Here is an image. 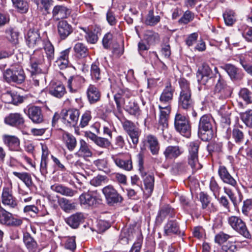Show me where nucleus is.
I'll list each match as a JSON object with an SVG mask.
<instances>
[{"label": "nucleus", "instance_id": "obj_45", "mask_svg": "<svg viewBox=\"0 0 252 252\" xmlns=\"http://www.w3.org/2000/svg\"><path fill=\"white\" fill-rule=\"evenodd\" d=\"M63 139L67 149L70 151H73L76 146V138L68 133H65L63 134Z\"/></svg>", "mask_w": 252, "mask_h": 252}, {"label": "nucleus", "instance_id": "obj_31", "mask_svg": "<svg viewBox=\"0 0 252 252\" xmlns=\"http://www.w3.org/2000/svg\"><path fill=\"white\" fill-rule=\"evenodd\" d=\"M79 149L75 153L78 157L89 158L92 156V152L89 148V145L84 140L79 141Z\"/></svg>", "mask_w": 252, "mask_h": 252}, {"label": "nucleus", "instance_id": "obj_36", "mask_svg": "<svg viewBox=\"0 0 252 252\" xmlns=\"http://www.w3.org/2000/svg\"><path fill=\"white\" fill-rule=\"evenodd\" d=\"M183 152L179 146H168L164 151V155L167 159H172L177 158Z\"/></svg>", "mask_w": 252, "mask_h": 252}, {"label": "nucleus", "instance_id": "obj_62", "mask_svg": "<svg viewBox=\"0 0 252 252\" xmlns=\"http://www.w3.org/2000/svg\"><path fill=\"white\" fill-rule=\"evenodd\" d=\"M193 19V13L189 11H186L182 18L179 20V22L180 23L186 24L192 21Z\"/></svg>", "mask_w": 252, "mask_h": 252}, {"label": "nucleus", "instance_id": "obj_61", "mask_svg": "<svg viewBox=\"0 0 252 252\" xmlns=\"http://www.w3.org/2000/svg\"><path fill=\"white\" fill-rule=\"evenodd\" d=\"M199 199L202 204L203 209H206L210 203V200L207 194L201 192L199 194Z\"/></svg>", "mask_w": 252, "mask_h": 252}, {"label": "nucleus", "instance_id": "obj_47", "mask_svg": "<svg viewBox=\"0 0 252 252\" xmlns=\"http://www.w3.org/2000/svg\"><path fill=\"white\" fill-rule=\"evenodd\" d=\"M14 6L22 13H26L29 9L28 2L25 0H11Z\"/></svg>", "mask_w": 252, "mask_h": 252}, {"label": "nucleus", "instance_id": "obj_53", "mask_svg": "<svg viewBox=\"0 0 252 252\" xmlns=\"http://www.w3.org/2000/svg\"><path fill=\"white\" fill-rule=\"evenodd\" d=\"M81 29L86 32V35L85 37L88 42L91 44H94L97 41V35L94 32L88 31L85 28H81Z\"/></svg>", "mask_w": 252, "mask_h": 252}, {"label": "nucleus", "instance_id": "obj_49", "mask_svg": "<svg viewBox=\"0 0 252 252\" xmlns=\"http://www.w3.org/2000/svg\"><path fill=\"white\" fill-rule=\"evenodd\" d=\"M225 23L227 26H232L236 21L235 13L231 10H226L223 14Z\"/></svg>", "mask_w": 252, "mask_h": 252}, {"label": "nucleus", "instance_id": "obj_63", "mask_svg": "<svg viewBox=\"0 0 252 252\" xmlns=\"http://www.w3.org/2000/svg\"><path fill=\"white\" fill-rule=\"evenodd\" d=\"M230 237V236L228 234L220 232L216 235L215 241L216 243L221 244L226 242Z\"/></svg>", "mask_w": 252, "mask_h": 252}, {"label": "nucleus", "instance_id": "obj_22", "mask_svg": "<svg viewBox=\"0 0 252 252\" xmlns=\"http://www.w3.org/2000/svg\"><path fill=\"white\" fill-rule=\"evenodd\" d=\"M23 116L19 113H10L4 118V123L10 126L18 127L24 124Z\"/></svg>", "mask_w": 252, "mask_h": 252}, {"label": "nucleus", "instance_id": "obj_33", "mask_svg": "<svg viewBox=\"0 0 252 252\" xmlns=\"http://www.w3.org/2000/svg\"><path fill=\"white\" fill-rule=\"evenodd\" d=\"M5 37L11 43L16 44L18 41L19 32L15 28L9 27L5 30Z\"/></svg>", "mask_w": 252, "mask_h": 252}, {"label": "nucleus", "instance_id": "obj_60", "mask_svg": "<svg viewBox=\"0 0 252 252\" xmlns=\"http://www.w3.org/2000/svg\"><path fill=\"white\" fill-rule=\"evenodd\" d=\"M220 113L221 116L222 121L226 124H230V112H229L228 108H227V110H226L225 108H224V109H221L220 111Z\"/></svg>", "mask_w": 252, "mask_h": 252}, {"label": "nucleus", "instance_id": "obj_51", "mask_svg": "<svg viewBox=\"0 0 252 252\" xmlns=\"http://www.w3.org/2000/svg\"><path fill=\"white\" fill-rule=\"evenodd\" d=\"M239 96L246 103H250L252 102V92L247 88H242L239 93Z\"/></svg>", "mask_w": 252, "mask_h": 252}, {"label": "nucleus", "instance_id": "obj_17", "mask_svg": "<svg viewBox=\"0 0 252 252\" xmlns=\"http://www.w3.org/2000/svg\"><path fill=\"white\" fill-rule=\"evenodd\" d=\"M212 73V71L210 66L206 63H203L197 72L198 81L201 84L205 85L211 78Z\"/></svg>", "mask_w": 252, "mask_h": 252}, {"label": "nucleus", "instance_id": "obj_25", "mask_svg": "<svg viewBox=\"0 0 252 252\" xmlns=\"http://www.w3.org/2000/svg\"><path fill=\"white\" fill-rule=\"evenodd\" d=\"M84 82V78L80 76H71L67 81V88L70 92L76 93L81 89Z\"/></svg>", "mask_w": 252, "mask_h": 252}, {"label": "nucleus", "instance_id": "obj_48", "mask_svg": "<svg viewBox=\"0 0 252 252\" xmlns=\"http://www.w3.org/2000/svg\"><path fill=\"white\" fill-rule=\"evenodd\" d=\"M31 72L33 84L35 86H39L40 83H44L45 80V75L43 73L44 72V70L41 69V71L40 72H32V71Z\"/></svg>", "mask_w": 252, "mask_h": 252}, {"label": "nucleus", "instance_id": "obj_8", "mask_svg": "<svg viewBox=\"0 0 252 252\" xmlns=\"http://www.w3.org/2000/svg\"><path fill=\"white\" fill-rule=\"evenodd\" d=\"M125 131L131 139L132 143L136 146L139 142L141 130L132 122L126 120L122 123Z\"/></svg>", "mask_w": 252, "mask_h": 252}, {"label": "nucleus", "instance_id": "obj_2", "mask_svg": "<svg viewBox=\"0 0 252 252\" xmlns=\"http://www.w3.org/2000/svg\"><path fill=\"white\" fill-rule=\"evenodd\" d=\"M213 118L209 115H204L200 119L198 125V135L205 141H209L213 137Z\"/></svg>", "mask_w": 252, "mask_h": 252}, {"label": "nucleus", "instance_id": "obj_11", "mask_svg": "<svg viewBox=\"0 0 252 252\" xmlns=\"http://www.w3.org/2000/svg\"><path fill=\"white\" fill-rule=\"evenodd\" d=\"M99 199L96 191L84 192L79 196L81 205L85 207H95L99 203Z\"/></svg>", "mask_w": 252, "mask_h": 252}, {"label": "nucleus", "instance_id": "obj_59", "mask_svg": "<svg viewBox=\"0 0 252 252\" xmlns=\"http://www.w3.org/2000/svg\"><path fill=\"white\" fill-rule=\"evenodd\" d=\"M94 143L102 148H107L111 145V142L107 138L98 136Z\"/></svg>", "mask_w": 252, "mask_h": 252}, {"label": "nucleus", "instance_id": "obj_35", "mask_svg": "<svg viewBox=\"0 0 252 252\" xmlns=\"http://www.w3.org/2000/svg\"><path fill=\"white\" fill-rule=\"evenodd\" d=\"M146 142L153 155H157L159 149V143L156 137L153 135H148L146 137Z\"/></svg>", "mask_w": 252, "mask_h": 252}, {"label": "nucleus", "instance_id": "obj_21", "mask_svg": "<svg viewBox=\"0 0 252 252\" xmlns=\"http://www.w3.org/2000/svg\"><path fill=\"white\" fill-rule=\"evenodd\" d=\"M71 13V9L62 5H57L52 10V17L55 20L67 18Z\"/></svg>", "mask_w": 252, "mask_h": 252}, {"label": "nucleus", "instance_id": "obj_56", "mask_svg": "<svg viewBox=\"0 0 252 252\" xmlns=\"http://www.w3.org/2000/svg\"><path fill=\"white\" fill-rule=\"evenodd\" d=\"M173 211V209L170 208L168 206L163 207L159 212L158 218V219H161L162 220V219H164L167 216H169L170 217H172Z\"/></svg>", "mask_w": 252, "mask_h": 252}, {"label": "nucleus", "instance_id": "obj_32", "mask_svg": "<svg viewBox=\"0 0 252 252\" xmlns=\"http://www.w3.org/2000/svg\"><path fill=\"white\" fill-rule=\"evenodd\" d=\"M49 94L57 98L62 97L66 93L64 85L60 83L53 84L49 89Z\"/></svg>", "mask_w": 252, "mask_h": 252}, {"label": "nucleus", "instance_id": "obj_6", "mask_svg": "<svg viewBox=\"0 0 252 252\" xmlns=\"http://www.w3.org/2000/svg\"><path fill=\"white\" fill-rule=\"evenodd\" d=\"M102 191L104 195L107 204L110 206L121 203L123 201L122 196L111 185H108L103 188Z\"/></svg>", "mask_w": 252, "mask_h": 252}, {"label": "nucleus", "instance_id": "obj_10", "mask_svg": "<svg viewBox=\"0 0 252 252\" xmlns=\"http://www.w3.org/2000/svg\"><path fill=\"white\" fill-rule=\"evenodd\" d=\"M229 224L231 227L242 235L247 238L251 237V235L246 227L245 223L239 217L231 216L228 219Z\"/></svg>", "mask_w": 252, "mask_h": 252}, {"label": "nucleus", "instance_id": "obj_15", "mask_svg": "<svg viewBox=\"0 0 252 252\" xmlns=\"http://www.w3.org/2000/svg\"><path fill=\"white\" fill-rule=\"evenodd\" d=\"M174 126L176 129L181 134H188L190 127L187 118L180 114L177 113L174 120Z\"/></svg>", "mask_w": 252, "mask_h": 252}, {"label": "nucleus", "instance_id": "obj_27", "mask_svg": "<svg viewBox=\"0 0 252 252\" xmlns=\"http://www.w3.org/2000/svg\"><path fill=\"white\" fill-rule=\"evenodd\" d=\"M85 217L82 213H76L65 219L66 223L72 228H77L84 221Z\"/></svg>", "mask_w": 252, "mask_h": 252}, {"label": "nucleus", "instance_id": "obj_42", "mask_svg": "<svg viewBox=\"0 0 252 252\" xmlns=\"http://www.w3.org/2000/svg\"><path fill=\"white\" fill-rule=\"evenodd\" d=\"M180 88V95H191L189 82L185 78H180L179 80Z\"/></svg>", "mask_w": 252, "mask_h": 252}, {"label": "nucleus", "instance_id": "obj_24", "mask_svg": "<svg viewBox=\"0 0 252 252\" xmlns=\"http://www.w3.org/2000/svg\"><path fill=\"white\" fill-rule=\"evenodd\" d=\"M180 234L181 231L178 222L176 220H168L164 226V236H172Z\"/></svg>", "mask_w": 252, "mask_h": 252}, {"label": "nucleus", "instance_id": "obj_12", "mask_svg": "<svg viewBox=\"0 0 252 252\" xmlns=\"http://www.w3.org/2000/svg\"><path fill=\"white\" fill-rule=\"evenodd\" d=\"M24 112L35 124H40L43 121V116L39 107L29 105L24 109Z\"/></svg>", "mask_w": 252, "mask_h": 252}, {"label": "nucleus", "instance_id": "obj_55", "mask_svg": "<svg viewBox=\"0 0 252 252\" xmlns=\"http://www.w3.org/2000/svg\"><path fill=\"white\" fill-rule=\"evenodd\" d=\"M232 137L235 142L242 143L244 141V135L243 132L238 128H235L232 131Z\"/></svg>", "mask_w": 252, "mask_h": 252}, {"label": "nucleus", "instance_id": "obj_1", "mask_svg": "<svg viewBox=\"0 0 252 252\" xmlns=\"http://www.w3.org/2000/svg\"><path fill=\"white\" fill-rule=\"evenodd\" d=\"M111 88L116 104V109L113 110L114 115L120 119L124 107L129 115L138 117L141 114V110L137 103L134 100H130L128 103H126L125 101V98H129L131 95L129 90L115 84L112 85Z\"/></svg>", "mask_w": 252, "mask_h": 252}, {"label": "nucleus", "instance_id": "obj_64", "mask_svg": "<svg viewBox=\"0 0 252 252\" xmlns=\"http://www.w3.org/2000/svg\"><path fill=\"white\" fill-rule=\"evenodd\" d=\"M77 191L73 190L67 187L63 186L61 194L62 195L72 197L76 194Z\"/></svg>", "mask_w": 252, "mask_h": 252}, {"label": "nucleus", "instance_id": "obj_5", "mask_svg": "<svg viewBox=\"0 0 252 252\" xmlns=\"http://www.w3.org/2000/svg\"><path fill=\"white\" fill-rule=\"evenodd\" d=\"M231 94V88L227 85L220 74H219V78H218L214 90V96L219 99H223L229 97Z\"/></svg>", "mask_w": 252, "mask_h": 252}, {"label": "nucleus", "instance_id": "obj_20", "mask_svg": "<svg viewBox=\"0 0 252 252\" xmlns=\"http://www.w3.org/2000/svg\"><path fill=\"white\" fill-rule=\"evenodd\" d=\"M26 39L27 45L30 48L38 46L42 43L38 32L32 30L29 31L26 37Z\"/></svg>", "mask_w": 252, "mask_h": 252}, {"label": "nucleus", "instance_id": "obj_38", "mask_svg": "<svg viewBox=\"0 0 252 252\" xmlns=\"http://www.w3.org/2000/svg\"><path fill=\"white\" fill-rule=\"evenodd\" d=\"M58 203L60 208L66 213H69L75 209L74 204L65 198L59 197Z\"/></svg>", "mask_w": 252, "mask_h": 252}, {"label": "nucleus", "instance_id": "obj_26", "mask_svg": "<svg viewBox=\"0 0 252 252\" xmlns=\"http://www.w3.org/2000/svg\"><path fill=\"white\" fill-rule=\"evenodd\" d=\"M58 32L61 39L64 40L72 32L71 26L66 21H61L58 24Z\"/></svg>", "mask_w": 252, "mask_h": 252}, {"label": "nucleus", "instance_id": "obj_29", "mask_svg": "<svg viewBox=\"0 0 252 252\" xmlns=\"http://www.w3.org/2000/svg\"><path fill=\"white\" fill-rule=\"evenodd\" d=\"M112 158L116 165L119 168L126 171H130L132 169L131 159H124L115 156H112Z\"/></svg>", "mask_w": 252, "mask_h": 252}, {"label": "nucleus", "instance_id": "obj_23", "mask_svg": "<svg viewBox=\"0 0 252 252\" xmlns=\"http://www.w3.org/2000/svg\"><path fill=\"white\" fill-rule=\"evenodd\" d=\"M218 174L220 179L224 183L232 187H235L237 185L236 181L230 175L225 166L223 165L219 166Z\"/></svg>", "mask_w": 252, "mask_h": 252}, {"label": "nucleus", "instance_id": "obj_18", "mask_svg": "<svg viewBox=\"0 0 252 252\" xmlns=\"http://www.w3.org/2000/svg\"><path fill=\"white\" fill-rule=\"evenodd\" d=\"M4 144L8 148L9 150L13 151H19L21 149L19 139L15 135L4 134L2 136Z\"/></svg>", "mask_w": 252, "mask_h": 252}, {"label": "nucleus", "instance_id": "obj_28", "mask_svg": "<svg viewBox=\"0 0 252 252\" xmlns=\"http://www.w3.org/2000/svg\"><path fill=\"white\" fill-rule=\"evenodd\" d=\"M143 179L144 188L146 191V195L147 197L150 196L153 191L154 188L155 179L152 175H147L144 177Z\"/></svg>", "mask_w": 252, "mask_h": 252}, {"label": "nucleus", "instance_id": "obj_58", "mask_svg": "<svg viewBox=\"0 0 252 252\" xmlns=\"http://www.w3.org/2000/svg\"><path fill=\"white\" fill-rule=\"evenodd\" d=\"M137 159L138 164V170L140 172L141 177L146 175V173L144 168L143 155L142 153H139L137 155Z\"/></svg>", "mask_w": 252, "mask_h": 252}, {"label": "nucleus", "instance_id": "obj_57", "mask_svg": "<svg viewBox=\"0 0 252 252\" xmlns=\"http://www.w3.org/2000/svg\"><path fill=\"white\" fill-rule=\"evenodd\" d=\"M102 45L105 49H109L113 42V35L110 32L106 33L102 39Z\"/></svg>", "mask_w": 252, "mask_h": 252}, {"label": "nucleus", "instance_id": "obj_39", "mask_svg": "<svg viewBox=\"0 0 252 252\" xmlns=\"http://www.w3.org/2000/svg\"><path fill=\"white\" fill-rule=\"evenodd\" d=\"M12 173L14 176L22 181L28 188H30L32 186L33 182L32 177L29 173L16 171L13 172Z\"/></svg>", "mask_w": 252, "mask_h": 252}, {"label": "nucleus", "instance_id": "obj_30", "mask_svg": "<svg viewBox=\"0 0 252 252\" xmlns=\"http://www.w3.org/2000/svg\"><path fill=\"white\" fill-rule=\"evenodd\" d=\"M191 95H180L179 97V107L185 110L192 109L193 102L191 99Z\"/></svg>", "mask_w": 252, "mask_h": 252}, {"label": "nucleus", "instance_id": "obj_50", "mask_svg": "<svg viewBox=\"0 0 252 252\" xmlns=\"http://www.w3.org/2000/svg\"><path fill=\"white\" fill-rule=\"evenodd\" d=\"M12 214L6 211L0 206V223L8 225L10 220Z\"/></svg>", "mask_w": 252, "mask_h": 252}, {"label": "nucleus", "instance_id": "obj_4", "mask_svg": "<svg viewBox=\"0 0 252 252\" xmlns=\"http://www.w3.org/2000/svg\"><path fill=\"white\" fill-rule=\"evenodd\" d=\"M3 76L6 81L8 82H13L21 84L25 80L24 71L19 66L7 69L4 71Z\"/></svg>", "mask_w": 252, "mask_h": 252}, {"label": "nucleus", "instance_id": "obj_43", "mask_svg": "<svg viewBox=\"0 0 252 252\" xmlns=\"http://www.w3.org/2000/svg\"><path fill=\"white\" fill-rule=\"evenodd\" d=\"M37 8L43 11V14L49 13V9L53 5L52 0H35Z\"/></svg>", "mask_w": 252, "mask_h": 252}, {"label": "nucleus", "instance_id": "obj_40", "mask_svg": "<svg viewBox=\"0 0 252 252\" xmlns=\"http://www.w3.org/2000/svg\"><path fill=\"white\" fill-rule=\"evenodd\" d=\"M160 16L155 14L153 10H150L147 15L144 23L148 26H154L159 22Z\"/></svg>", "mask_w": 252, "mask_h": 252}, {"label": "nucleus", "instance_id": "obj_52", "mask_svg": "<svg viewBox=\"0 0 252 252\" xmlns=\"http://www.w3.org/2000/svg\"><path fill=\"white\" fill-rule=\"evenodd\" d=\"M239 63L244 69V70L249 74L252 75V64L249 62L245 56H241L239 58Z\"/></svg>", "mask_w": 252, "mask_h": 252}, {"label": "nucleus", "instance_id": "obj_37", "mask_svg": "<svg viewBox=\"0 0 252 252\" xmlns=\"http://www.w3.org/2000/svg\"><path fill=\"white\" fill-rule=\"evenodd\" d=\"M23 241L27 248L30 252H36L37 247V243L29 233L24 234Z\"/></svg>", "mask_w": 252, "mask_h": 252}, {"label": "nucleus", "instance_id": "obj_34", "mask_svg": "<svg viewBox=\"0 0 252 252\" xmlns=\"http://www.w3.org/2000/svg\"><path fill=\"white\" fill-rule=\"evenodd\" d=\"M87 96L89 102L92 104L99 100L100 94L97 88L93 85H90L87 90Z\"/></svg>", "mask_w": 252, "mask_h": 252}, {"label": "nucleus", "instance_id": "obj_9", "mask_svg": "<svg viewBox=\"0 0 252 252\" xmlns=\"http://www.w3.org/2000/svg\"><path fill=\"white\" fill-rule=\"evenodd\" d=\"M1 203L4 206L10 209L17 208V200L12 194L11 185L3 187L1 194Z\"/></svg>", "mask_w": 252, "mask_h": 252}, {"label": "nucleus", "instance_id": "obj_54", "mask_svg": "<svg viewBox=\"0 0 252 252\" xmlns=\"http://www.w3.org/2000/svg\"><path fill=\"white\" fill-rule=\"evenodd\" d=\"M92 118L91 112L89 110L86 111L81 117L80 123L81 127L83 128L88 126Z\"/></svg>", "mask_w": 252, "mask_h": 252}, {"label": "nucleus", "instance_id": "obj_14", "mask_svg": "<svg viewBox=\"0 0 252 252\" xmlns=\"http://www.w3.org/2000/svg\"><path fill=\"white\" fill-rule=\"evenodd\" d=\"M44 57L41 50H35L31 56V71L32 72H40L41 68L39 67L44 63Z\"/></svg>", "mask_w": 252, "mask_h": 252}, {"label": "nucleus", "instance_id": "obj_41", "mask_svg": "<svg viewBox=\"0 0 252 252\" xmlns=\"http://www.w3.org/2000/svg\"><path fill=\"white\" fill-rule=\"evenodd\" d=\"M44 50L49 63L54 59L55 49L53 45L48 40L44 42Z\"/></svg>", "mask_w": 252, "mask_h": 252}, {"label": "nucleus", "instance_id": "obj_46", "mask_svg": "<svg viewBox=\"0 0 252 252\" xmlns=\"http://www.w3.org/2000/svg\"><path fill=\"white\" fill-rule=\"evenodd\" d=\"M98 63H94L91 65V76L92 79L98 81L101 78V71L99 67Z\"/></svg>", "mask_w": 252, "mask_h": 252}, {"label": "nucleus", "instance_id": "obj_44", "mask_svg": "<svg viewBox=\"0 0 252 252\" xmlns=\"http://www.w3.org/2000/svg\"><path fill=\"white\" fill-rule=\"evenodd\" d=\"M73 49L77 56L79 58H85L89 54L88 48L82 43H77Z\"/></svg>", "mask_w": 252, "mask_h": 252}, {"label": "nucleus", "instance_id": "obj_7", "mask_svg": "<svg viewBox=\"0 0 252 252\" xmlns=\"http://www.w3.org/2000/svg\"><path fill=\"white\" fill-rule=\"evenodd\" d=\"M158 106L160 110L158 129L162 130V134L164 137L169 138L170 135L168 136L166 133L168 131V121L171 110V106L160 105H158Z\"/></svg>", "mask_w": 252, "mask_h": 252}, {"label": "nucleus", "instance_id": "obj_19", "mask_svg": "<svg viewBox=\"0 0 252 252\" xmlns=\"http://www.w3.org/2000/svg\"><path fill=\"white\" fill-rule=\"evenodd\" d=\"M221 67L227 73L233 81L240 80L243 78L244 74L242 71L232 64L227 63Z\"/></svg>", "mask_w": 252, "mask_h": 252}, {"label": "nucleus", "instance_id": "obj_3", "mask_svg": "<svg viewBox=\"0 0 252 252\" xmlns=\"http://www.w3.org/2000/svg\"><path fill=\"white\" fill-rule=\"evenodd\" d=\"M199 147V143L197 141L190 142L188 147V162L193 172L201 169L202 167L198 161Z\"/></svg>", "mask_w": 252, "mask_h": 252}, {"label": "nucleus", "instance_id": "obj_16", "mask_svg": "<svg viewBox=\"0 0 252 252\" xmlns=\"http://www.w3.org/2000/svg\"><path fill=\"white\" fill-rule=\"evenodd\" d=\"M79 115L78 109H70L63 113L62 118L64 124L74 126L77 124Z\"/></svg>", "mask_w": 252, "mask_h": 252}, {"label": "nucleus", "instance_id": "obj_13", "mask_svg": "<svg viewBox=\"0 0 252 252\" xmlns=\"http://www.w3.org/2000/svg\"><path fill=\"white\" fill-rule=\"evenodd\" d=\"M174 92V87L170 83L168 84L160 94L158 105L171 106Z\"/></svg>", "mask_w": 252, "mask_h": 252}]
</instances>
